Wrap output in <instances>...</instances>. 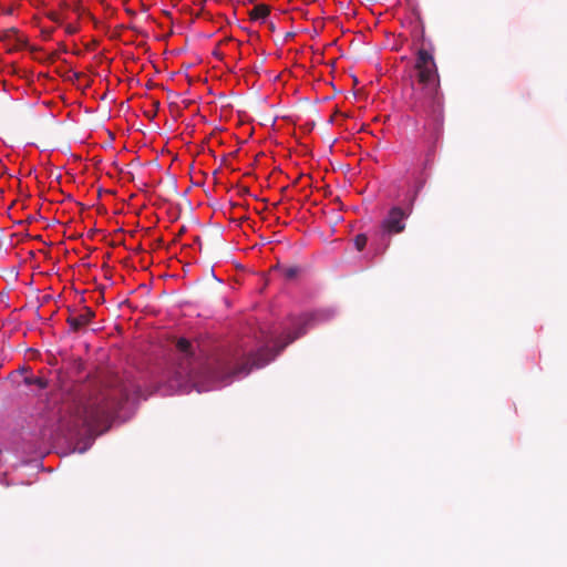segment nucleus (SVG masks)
<instances>
[{"label": "nucleus", "mask_w": 567, "mask_h": 567, "mask_svg": "<svg viewBox=\"0 0 567 567\" xmlns=\"http://www.w3.org/2000/svg\"><path fill=\"white\" fill-rule=\"evenodd\" d=\"M146 399L142 388L134 381H115L100 389L89 398L81 399L69 408L61 417L60 426L68 433H76L82 427L96 431L97 427L118 412L125 402Z\"/></svg>", "instance_id": "f257e3e1"}, {"label": "nucleus", "mask_w": 567, "mask_h": 567, "mask_svg": "<svg viewBox=\"0 0 567 567\" xmlns=\"http://www.w3.org/2000/svg\"><path fill=\"white\" fill-rule=\"evenodd\" d=\"M321 313H305L299 317L291 318L292 331L285 334V340L279 344L276 343V351L266 347L250 354L241 362L235 357L223 355L217 358L210 368V378L225 383L230 382L233 377L247 375L252 368H262L275 359L288 344L303 336L308 328L313 327L319 321Z\"/></svg>", "instance_id": "f03ea898"}, {"label": "nucleus", "mask_w": 567, "mask_h": 567, "mask_svg": "<svg viewBox=\"0 0 567 567\" xmlns=\"http://www.w3.org/2000/svg\"><path fill=\"white\" fill-rule=\"evenodd\" d=\"M415 70L421 89L414 92L413 109L439 115L443 105L439 73L433 55L425 49L417 51Z\"/></svg>", "instance_id": "7ed1b4c3"}, {"label": "nucleus", "mask_w": 567, "mask_h": 567, "mask_svg": "<svg viewBox=\"0 0 567 567\" xmlns=\"http://www.w3.org/2000/svg\"><path fill=\"white\" fill-rule=\"evenodd\" d=\"M178 355V371L181 378L192 377L195 372V347L186 338H179L175 342Z\"/></svg>", "instance_id": "20e7f679"}, {"label": "nucleus", "mask_w": 567, "mask_h": 567, "mask_svg": "<svg viewBox=\"0 0 567 567\" xmlns=\"http://www.w3.org/2000/svg\"><path fill=\"white\" fill-rule=\"evenodd\" d=\"M411 214V205L408 208L393 206L381 223V230L388 235L401 234L405 229V219Z\"/></svg>", "instance_id": "39448f33"}, {"label": "nucleus", "mask_w": 567, "mask_h": 567, "mask_svg": "<svg viewBox=\"0 0 567 567\" xmlns=\"http://www.w3.org/2000/svg\"><path fill=\"white\" fill-rule=\"evenodd\" d=\"M0 40L4 42L8 52H16L25 45V40L13 28L4 30L0 35Z\"/></svg>", "instance_id": "423d86ee"}, {"label": "nucleus", "mask_w": 567, "mask_h": 567, "mask_svg": "<svg viewBox=\"0 0 567 567\" xmlns=\"http://www.w3.org/2000/svg\"><path fill=\"white\" fill-rule=\"evenodd\" d=\"M94 316V311L85 307L81 313L70 316L66 319V322L69 323L71 331L78 332L89 324Z\"/></svg>", "instance_id": "0eeeda50"}, {"label": "nucleus", "mask_w": 567, "mask_h": 567, "mask_svg": "<svg viewBox=\"0 0 567 567\" xmlns=\"http://www.w3.org/2000/svg\"><path fill=\"white\" fill-rule=\"evenodd\" d=\"M270 13V8L267 4L259 3L255 6L249 12V17L251 20H264Z\"/></svg>", "instance_id": "6e6552de"}, {"label": "nucleus", "mask_w": 567, "mask_h": 567, "mask_svg": "<svg viewBox=\"0 0 567 567\" xmlns=\"http://www.w3.org/2000/svg\"><path fill=\"white\" fill-rule=\"evenodd\" d=\"M367 243H368V237L364 234H359L354 237V246L359 251L363 250Z\"/></svg>", "instance_id": "1a4fd4ad"}, {"label": "nucleus", "mask_w": 567, "mask_h": 567, "mask_svg": "<svg viewBox=\"0 0 567 567\" xmlns=\"http://www.w3.org/2000/svg\"><path fill=\"white\" fill-rule=\"evenodd\" d=\"M298 274H299V267H297V266L288 267V268H285V270H284V276L287 279H293L297 277Z\"/></svg>", "instance_id": "9d476101"}, {"label": "nucleus", "mask_w": 567, "mask_h": 567, "mask_svg": "<svg viewBox=\"0 0 567 567\" xmlns=\"http://www.w3.org/2000/svg\"><path fill=\"white\" fill-rule=\"evenodd\" d=\"M76 31H78V29H76L74 25H72V24L66 25V32H68L69 34H73V33H75Z\"/></svg>", "instance_id": "9b49d317"}, {"label": "nucleus", "mask_w": 567, "mask_h": 567, "mask_svg": "<svg viewBox=\"0 0 567 567\" xmlns=\"http://www.w3.org/2000/svg\"><path fill=\"white\" fill-rule=\"evenodd\" d=\"M34 383H37L40 388H44L47 385L45 381L42 379H35Z\"/></svg>", "instance_id": "f8f14e48"}]
</instances>
